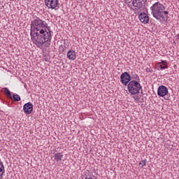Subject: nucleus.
<instances>
[{
	"instance_id": "nucleus-1",
	"label": "nucleus",
	"mask_w": 179,
	"mask_h": 179,
	"mask_svg": "<svg viewBox=\"0 0 179 179\" xmlns=\"http://www.w3.org/2000/svg\"><path fill=\"white\" fill-rule=\"evenodd\" d=\"M31 36L33 43L38 48H46L51 45L52 35L48 27V24L36 17L31 22Z\"/></svg>"
},
{
	"instance_id": "nucleus-2",
	"label": "nucleus",
	"mask_w": 179,
	"mask_h": 179,
	"mask_svg": "<svg viewBox=\"0 0 179 179\" xmlns=\"http://www.w3.org/2000/svg\"><path fill=\"white\" fill-rule=\"evenodd\" d=\"M151 13L152 16L159 20L161 23H167L170 22V17H169V11L166 10V7L160 3L157 2L154 3L151 7Z\"/></svg>"
},
{
	"instance_id": "nucleus-3",
	"label": "nucleus",
	"mask_w": 179,
	"mask_h": 179,
	"mask_svg": "<svg viewBox=\"0 0 179 179\" xmlns=\"http://www.w3.org/2000/svg\"><path fill=\"white\" fill-rule=\"evenodd\" d=\"M141 89H142V85L136 80H131L127 85V90L132 95L139 94Z\"/></svg>"
},
{
	"instance_id": "nucleus-4",
	"label": "nucleus",
	"mask_w": 179,
	"mask_h": 179,
	"mask_svg": "<svg viewBox=\"0 0 179 179\" xmlns=\"http://www.w3.org/2000/svg\"><path fill=\"white\" fill-rule=\"evenodd\" d=\"M124 1L127 6L130 9H131V10H134L135 13H136V12H138V10H140L141 8H142V2L138 0H124Z\"/></svg>"
},
{
	"instance_id": "nucleus-5",
	"label": "nucleus",
	"mask_w": 179,
	"mask_h": 179,
	"mask_svg": "<svg viewBox=\"0 0 179 179\" xmlns=\"http://www.w3.org/2000/svg\"><path fill=\"white\" fill-rule=\"evenodd\" d=\"M120 82L124 86L128 85V83L131 82V75L128 72L122 73L120 76Z\"/></svg>"
},
{
	"instance_id": "nucleus-6",
	"label": "nucleus",
	"mask_w": 179,
	"mask_h": 179,
	"mask_svg": "<svg viewBox=\"0 0 179 179\" xmlns=\"http://www.w3.org/2000/svg\"><path fill=\"white\" fill-rule=\"evenodd\" d=\"M59 3V0H45V4L49 9H58Z\"/></svg>"
},
{
	"instance_id": "nucleus-7",
	"label": "nucleus",
	"mask_w": 179,
	"mask_h": 179,
	"mask_svg": "<svg viewBox=\"0 0 179 179\" xmlns=\"http://www.w3.org/2000/svg\"><path fill=\"white\" fill-rule=\"evenodd\" d=\"M157 94L159 97H164L169 94V89L164 85H161L158 87Z\"/></svg>"
},
{
	"instance_id": "nucleus-8",
	"label": "nucleus",
	"mask_w": 179,
	"mask_h": 179,
	"mask_svg": "<svg viewBox=\"0 0 179 179\" xmlns=\"http://www.w3.org/2000/svg\"><path fill=\"white\" fill-rule=\"evenodd\" d=\"M33 103L28 102L23 106V110L25 114H31L33 113Z\"/></svg>"
},
{
	"instance_id": "nucleus-9",
	"label": "nucleus",
	"mask_w": 179,
	"mask_h": 179,
	"mask_svg": "<svg viewBox=\"0 0 179 179\" xmlns=\"http://www.w3.org/2000/svg\"><path fill=\"white\" fill-rule=\"evenodd\" d=\"M138 19L140 22H141V23H143L144 24L149 23V15H148V14L145 13H141L138 15Z\"/></svg>"
},
{
	"instance_id": "nucleus-10",
	"label": "nucleus",
	"mask_w": 179,
	"mask_h": 179,
	"mask_svg": "<svg viewBox=\"0 0 179 179\" xmlns=\"http://www.w3.org/2000/svg\"><path fill=\"white\" fill-rule=\"evenodd\" d=\"M64 157V154L62 152H54L52 159L56 160L57 163L62 162V158Z\"/></svg>"
},
{
	"instance_id": "nucleus-11",
	"label": "nucleus",
	"mask_w": 179,
	"mask_h": 179,
	"mask_svg": "<svg viewBox=\"0 0 179 179\" xmlns=\"http://www.w3.org/2000/svg\"><path fill=\"white\" fill-rule=\"evenodd\" d=\"M67 58L71 59V61H75V59H76V52L74 50H69L67 52Z\"/></svg>"
},
{
	"instance_id": "nucleus-12",
	"label": "nucleus",
	"mask_w": 179,
	"mask_h": 179,
	"mask_svg": "<svg viewBox=\"0 0 179 179\" xmlns=\"http://www.w3.org/2000/svg\"><path fill=\"white\" fill-rule=\"evenodd\" d=\"M157 66L158 68H160L161 71H163V69H167V68H169V66L167 65V62L164 60H162L161 62L157 63Z\"/></svg>"
},
{
	"instance_id": "nucleus-13",
	"label": "nucleus",
	"mask_w": 179,
	"mask_h": 179,
	"mask_svg": "<svg viewBox=\"0 0 179 179\" xmlns=\"http://www.w3.org/2000/svg\"><path fill=\"white\" fill-rule=\"evenodd\" d=\"M3 174H5V166H3V163L1 161L0 159V179L3 178Z\"/></svg>"
},
{
	"instance_id": "nucleus-14",
	"label": "nucleus",
	"mask_w": 179,
	"mask_h": 179,
	"mask_svg": "<svg viewBox=\"0 0 179 179\" xmlns=\"http://www.w3.org/2000/svg\"><path fill=\"white\" fill-rule=\"evenodd\" d=\"M147 162H148V160L146 159H145L139 162L138 166H140V167L141 169H143V167H145V166H146Z\"/></svg>"
},
{
	"instance_id": "nucleus-15",
	"label": "nucleus",
	"mask_w": 179,
	"mask_h": 179,
	"mask_svg": "<svg viewBox=\"0 0 179 179\" xmlns=\"http://www.w3.org/2000/svg\"><path fill=\"white\" fill-rule=\"evenodd\" d=\"M4 93H6V94L10 97V99H12V94H10V91H9V90L8 88H4Z\"/></svg>"
},
{
	"instance_id": "nucleus-16",
	"label": "nucleus",
	"mask_w": 179,
	"mask_h": 179,
	"mask_svg": "<svg viewBox=\"0 0 179 179\" xmlns=\"http://www.w3.org/2000/svg\"><path fill=\"white\" fill-rule=\"evenodd\" d=\"M13 97L15 101H20V96L17 95V94H14L13 95Z\"/></svg>"
},
{
	"instance_id": "nucleus-17",
	"label": "nucleus",
	"mask_w": 179,
	"mask_h": 179,
	"mask_svg": "<svg viewBox=\"0 0 179 179\" xmlns=\"http://www.w3.org/2000/svg\"><path fill=\"white\" fill-rule=\"evenodd\" d=\"M145 71H146V72H150V73H152L153 72V69H152L150 68V65H149V67H147V68L145 69Z\"/></svg>"
},
{
	"instance_id": "nucleus-18",
	"label": "nucleus",
	"mask_w": 179,
	"mask_h": 179,
	"mask_svg": "<svg viewBox=\"0 0 179 179\" xmlns=\"http://www.w3.org/2000/svg\"><path fill=\"white\" fill-rule=\"evenodd\" d=\"M133 79H136V80H139V76H138L137 74H135L133 76Z\"/></svg>"
},
{
	"instance_id": "nucleus-19",
	"label": "nucleus",
	"mask_w": 179,
	"mask_h": 179,
	"mask_svg": "<svg viewBox=\"0 0 179 179\" xmlns=\"http://www.w3.org/2000/svg\"><path fill=\"white\" fill-rule=\"evenodd\" d=\"M134 100H136V99H138V96H134Z\"/></svg>"
},
{
	"instance_id": "nucleus-20",
	"label": "nucleus",
	"mask_w": 179,
	"mask_h": 179,
	"mask_svg": "<svg viewBox=\"0 0 179 179\" xmlns=\"http://www.w3.org/2000/svg\"><path fill=\"white\" fill-rule=\"evenodd\" d=\"M85 179H92V177H86Z\"/></svg>"
},
{
	"instance_id": "nucleus-21",
	"label": "nucleus",
	"mask_w": 179,
	"mask_h": 179,
	"mask_svg": "<svg viewBox=\"0 0 179 179\" xmlns=\"http://www.w3.org/2000/svg\"><path fill=\"white\" fill-rule=\"evenodd\" d=\"M0 3H1V1H0Z\"/></svg>"
}]
</instances>
